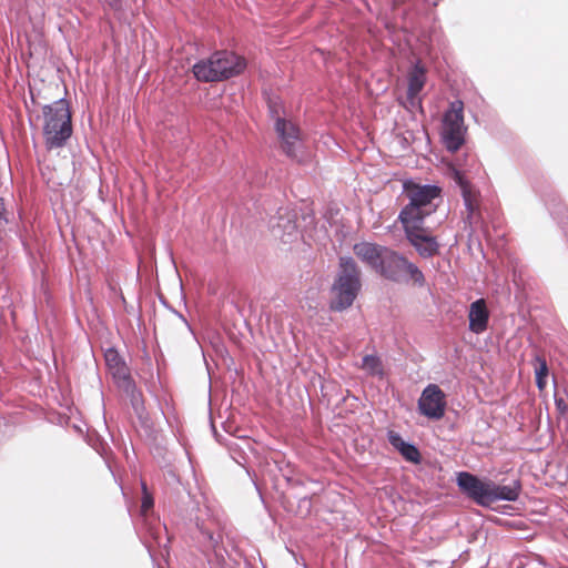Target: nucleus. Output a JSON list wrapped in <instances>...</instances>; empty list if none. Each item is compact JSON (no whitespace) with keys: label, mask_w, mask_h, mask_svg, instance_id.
<instances>
[{"label":"nucleus","mask_w":568,"mask_h":568,"mask_svg":"<svg viewBox=\"0 0 568 568\" xmlns=\"http://www.w3.org/2000/svg\"><path fill=\"white\" fill-rule=\"evenodd\" d=\"M404 193L408 203L402 209L398 221L400 223H424V220L437 210L435 200L442 195L437 185H422L413 181H405Z\"/></svg>","instance_id":"1"},{"label":"nucleus","mask_w":568,"mask_h":568,"mask_svg":"<svg viewBox=\"0 0 568 568\" xmlns=\"http://www.w3.org/2000/svg\"><path fill=\"white\" fill-rule=\"evenodd\" d=\"M535 369L536 385L539 390H544L547 386V377L549 374L548 364L545 356L536 355L532 361Z\"/></svg>","instance_id":"18"},{"label":"nucleus","mask_w":568,"mask_h":568,"mask_svg":"<svg viewBox=\"0 0 568 568\" xmlns=\"http://www.w3.org/2000/svg\"><path fill=\"white\" fill-rule=\"evenodd\" d=\"M390 443L399 449L406 460L415 464L420 462L419 450L415 446L405 443L398 435H390Z\"/></svg>","instance_id":"17"},{"label":"nucleus","mask_w":568,"mask_h":568,"mask_svg":"<svg viewBox=\"0 0 568 568\" xmlns=\"http://www.w3.org/2000/svg\"><path fill=\"white\" fill-rule=\"evenodd\" d=\"M105 362L109 368L112 371L113 376L116 379L122 381L125 388L132 387L134 385L125 363L122 361L116 351L108 349L105 352Z\"/></svg>","instance_id":"14"},{"label":"nucleus","mask_w":568,"mask_h":568,"mask_svg":"<svg viewBox=\"0 0 568 568\" xmlns=\"http://www.w3.org/2000/svg\"><path fill=\"white\" fill-rule=\"evenodd\" d=\"M446 406V394L436 384H428L418 399L419 413L434 420H439L445 416Z\"/></svg>","instance_id":"7"},{"label":"nucleus","mask_w":568,"mask_h":568,"mask_svg":"<svg viewBox=\"0 0 568 568\" xmlns=\"http://www.w3.org/2000/svg\"><path fill=\"white\" fill-rule=\"evenodd\" d=\"M404 273L407 274L414 285L423 287L426 284L423 272L412 262L407 261Z\"/></svg>","instance_id":"20"},{"label":"nucleus","mask_w":568,"mask_h":568,"mask_svg":"<svg viewBox=\"0 0 568 568\" xmlns=\"http://www.w3.org/2000/svg\"><path fill=\"white\" fill-rule=\"evenodd\" d=\"M339 267V274L332 287L333 298L329 304V308L336 312L348 308L362 286L359 271L351 257H341Z\"/></svg>","instance_id":"4"},{"label":"nucleus","mask_w":568,"mask_h":568,"mask_svg":"<svg viewBox=\"0 0 568 568\" xmlns=\"http://www.w3.org/2000/svg\"><path fill=\"white\" fill-rule=\"evenodd\" d=\"M384 251H386V247L367 242L358 243L354 246L355 255L372 266L375 271L381 264Z\"/></svg>","instance_id":"13"},{"label":"nucleus","mask_w":568,"mask_h":568,"mask_svg":"<svg viewBox=\"0 0 568 568\" xmlns=\"http://www.w3.org/2000/svg\"><path fill=\"white\" fill-rule=\"evenodd\" d=\"M464 103L460 100L450 102L443 119V138L447 150L455 152L464 143Z\"/></svg>","instance_id":"5"},{"label":"nucleus","mask_w":568,"mask_h":568,"mask_svg":"<svg viewBox=\"0 0 568 568\" xmlns=\"http://www.w3.org/2000/svg\"><path fill=\"white\" fill-rule=\"evenodd\" d=\"M457 484L478 505L488 506L490 480L483 481L470 473L462 471L457 476Z\"/></svg>","instance_id":"8"},{"label":"nucleus","mask_w":568,"mask_h":568,"mask_svg":"<svg viewBox=\"0 0 568 568\" xmlns=\"http://www.w3.org/2000/svg\"><path fill=\"white\" fill-rule=\"evenodd\" d=\"M408 242L422 257H433L439 253V243L436 236L424 226V223H402Z\"/></svg>","instance_id":"6"},{"label":"nucleus","mask_w":568,"mask_h":568,"mask_svg":"<svg viewBox=\"0 0 568 568\" xmlns=\"http://www.w3.org/2000/svg\"><path fill=\"white\" fill-rule=\"evenodd\" d=\"M457 484L478 505L488 506L490 480L483 481L470 473L462 471L457 476Z\"/></svg>","instance_id":"9"},{"label":"nucleus","mask_w":568,"mask_h":568,"mask_svg":"<svg viewBox=\"0 0 568 568\" xmlns=\"http://www.w3.org/2000/svg\"><path fill=\"white\" fill-rule=\"evenodd\" d=\"M520 484L514 481L513 485H497L490 480L488 505L497 500L515 501L520 494Z\"/></svg>","instance_id":"15"},{"label":"nucleus","mask_w":568,"mask_h":568,"mask_svg":"<svg viewBox=\"0 0 568 568\" xmlns=\"http://www.w3.org/2000/svg\"><path fill=\"white\" fill-rule=\"evenodd\" d=\"M469 329L475 334H481L488 327L489 311L484 298L473 302L468 312Z\"/></svg>","instance_id":"12"},{"label":"nucleus","mask_w":568,"mask_h":568,"mask_svg":"<svg viewBox=\"0 0 568 568\" xmlns=\"http://www.w3.org/2000/svg\"><path fill=\"white\" fill-rule=\"evenodd\" d=\"M105 2L111 9L115 11L121 9V0H105Z\"/></svg>","instance_id":"25"},{"label":"nucleus","mask_w":568,"mask_h":568,"mask_svg":"<svg viewBox=\"0 0 568 568\" xmlns=\"http://www.w3.org/2000/svg\"><path fill=\"white\" fill-rule=\"evenodd\" d=\"M556 405H557V407H558L561 412H565V409H566V404H565V402H564V399H562V398H560V399H556Z\"/></svg>","instance_id":"26"},{"label":"nucleus","mask_w":568,"mask_h":568,"mask_svg":"<svg viewBox=\"0 0 568 568\" xmlns=\"http://www.w3.org/2000/svg\"><path fill=\"white\" fill-rule=\"evenodd\" d=\"M454 181L460 187L462 194L473 190L471 184L465 179L464 174L460 171H454Z\"/></svg>","instance_id":"23"},{"label":"nucleus","mask_w":568,"mask_h":568,"mask_svg":"<svg viewBox=\"0 0 568 568\" xmlns=\"http://www.w3.org/2000/svg\"><path fill=\"white\" fill-rule=\"evenodd\" d=\"M362 369L372 376H383V363L376 355H366L363 357Z\"/></svg>","instance_id":"19"},{"label":"nucleus","mask_w":568,"mask_h":568,"mask_svg":"<svg viewBox=\"0 0 568 568\" xmlns=\"http://www.w3.org/2000/svg\"><path fill=\"white\" fill-rule=\"evenodd\" d=\"M468 212V219L478 210L477 194L474 190L462 194Z\"/></svg>","instance_id":"21"},{"label":"nucleus","mask_w":568,"mask_h":568,"mask_svg":"<svg viewBox=\"0 0 568 568\" xmlns=\"http://www.w3.org/2000/svg\"><path fill=\"white\" fill-rule=\"evenodd\" d=\"M246 68V60L232 51H216L206 60L193 65L194 77L203 82H217L241 74Z\"/></svg>","instance_id":"2"},{"label":"nucleus","mask_w":568,"mask_h":568,"mask_svg":"<svg viewBox=\"0 0 568 568\" xmlns=\"http://www.w3.org/2000/svg\"><path fill=\"white\" fill-rule=\"evenodd\" d=\"M275 131L281 140L283 152L292 158H296V151L301 145V132L298 126L292 121L277 118L275 121Z\"/></svg>","instance_id":"10"},{"label":"nucleus","mask_w":568,"mask_h":568,"mask_svg":"<svg viewBox=\"0 0 568 568\" xmlns=\"http://www.w3.org/2000/svg\"><path fill=\"white\" fill-rule=\"evenodd\" d=\"M426 83V69L417 62L408 73L407 98L414 102Z\"/></svg>","instance_id":"16"},{"label":"nucleus","mask_w":568,"mask_h":568,"mask_svg":"<svg viewBox=\"0 0 568 568\" xmlns=\"http://www.w3.org/2000/svg\"><path fill=\"white\" fill-rule=\"evenodd\" d=\"M142 490L143 497L141 504V511L143 514H146L153 507V497L149 494L145 483H142Z\"/></svg>","instance_id":"22"},{"label":"nucleus","mask_w":568,"mask_h":568,"mask_svg":"<svg viewBox=\"0 0 568 568\" xmlns=\"http://www.w3.org/2000/svg\"><path fill=\"white\" fill-rule=\"evenodd\" d=\"M407 261L404 256L386 247L376 272L385 278L397 282L404 273Z\"/></svg>","instance_id":"11"},{"label":"nucleus","mask_w":568,"mask_h":568,"mask_svg":"<svg viewBox=\"0 0 568 568\" xmlns=\"http://www.w3.org/2000/svg\"><path fill=\"white\" fill-rule=\"evenodd\" d=\"M43 112V136L48 149L61 148L72 134V116L69 102L59 99L47 104Z\"/></svg>","instance_id":"3"},{"label":"nucleus","mask_w":568,"mask_h":568,"mask_svg":"<svg viewBox=\"0 0 568 568\" xmlns=\"http://www.w3.org/2000/svg\"><path fill=\"white\" fill-rule=\"evenodd\" d=\"M0 220L8 221V211L4 205L3 199L0 197Z\"/></svg>","instance_id":"24"}]
</instances>
